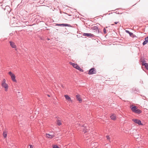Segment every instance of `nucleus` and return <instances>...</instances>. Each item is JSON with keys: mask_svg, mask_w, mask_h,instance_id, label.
<instances>
[{"mask_svg": "<svg viewBox=\"0 0 148 148\" xmlns=\"http://www.w3.org/2000/svg\"><path fill=\"white\" fill-rule=\"evenodd\" d=\"M1 85L2 87L4 88L5 91V92L7 91L8 88V84L6 83V80L5 79H3L1 82Z\"/></svg>", "mask_w": 148, "mask_h": 148, "instance_id": "nucleus-1", "label": "nucleus"}, {"mask_svg": "<svg viewBox=\"0 0 148 148\" xmlns=\"http://www.w3.org/2000/svg\"><path fill=\"white\" fill-rule=\"evenodd\" d=\"M131 110L133 112L138 114H140L142 112V111L138 109V107L136 106H133L131 108Z\"/></svg>", "mask_w": 148, "mask_h": 148, "instance_id": "nucleus-2", "label": "nucleus"}, {"mask_svg": "<svg viewBox=\"0 0 148 148\" xmlns=\"http://www.w3.org/2000/svg\"><path fill=\"white\" fill-rule=\"evenodd\" d=\"M70 64L72 65L74 68L79 70L80 71L83 72V70L76 64L70 62Z\"/></svg>", "mask_w": 148, "mask_h": 148, "instance_id": "nucleus-3", "label": "nucleus"}, {"mask_svg": "<svg viewBox=\"0 0 148 148\" xmlns=\"http://www.w3.org/2000/svg\"><path fill=\"white\" fill-rule=\"evenodd\" d=\"M8 73L10 75L12 80L13 82L16 83L17 80L16 79V76L11 71L9 72Z\"/></svg>", "mask_w": 148, "mask_h": 148, "instance_id": "nucleus-4", "label": "nucleus"}, {"mask_svg": "<svg viewBox=\"0 0 148 148\" xmlns=\"http://www.w3.org/2000/svg\"><path fill=\"white\" fill-rule=\"evenodd\" d=\"M83 131L84 133H86L88 130V125L86 123H85L82 126Z\"/></svg>", "mask_w": 148, "mask_h": 148, "instance_id": "nucleus-5", "label": "nucleus"}, {"mask_svg": "<svg viewBox=\"0 0 148 148\" xmlns=\"http://www.w3.org/2000/svg\"><path fill=\"white\" fill-rule=\"evenodd\" d=\"M132 121L135 123L138 124L139 125H143V124L141 123V121L137 119H133Z\"/></svg>", "mask_w": 148, "mask_h": 148, "instance_id": "nucleus-6", "label": "nucleus"}, {"mask_svg": "<svg viewBox=\"0 0 148 148\" xmlns=\"http://www.w3.org/2000/svg\"><path fill=\"white\" fill-rule=\"evenodd\" d=\"M96 73V71L95 70V69L94 68H92L89 70L88 74L89 75H91L95 74Z\"/></svg>", "mask_w": 148, "mask_h": 148, "instance_id": "nucleus-7", "label": "nucleus"}, {"mask_svg": "<svg viewBox=\"0 0 148 148\" xmlns=\"http://www.w3.org/2000/svg\"><path fill=\"white\" fill-rule=\"evenodd\" d=\"M76 99L79 101V103H81L82 102V99L80 95L78 94L76 96Z\"/></svg>", "mask_w": 148, "mask_h": 148, "instance_id": "nucleus-8", "label": "nucleus"}, {"mask_svg": "<svg viewBox=\"0 0 148 148\" xmlns=\"http://www.w3.org/2000/svg\"><path fill=\"white\" fill-rule=\"evenodd\" d=\"M10 45L13 48H16V45H15V43L12 41H10Z\"/></svg>", "mask_w": 148, "mask_h": 148, "instance_id": "nucleus-9", "label": "nucleus"}, {"mask_svg": "<svg viewBox=\"0 0 148 148\" xmlns=\"http://www.w3.org/2000/svg\"><path fill=\"white\" fill-rule=\"evenodd\" d=\"M83 36H87L88 37H93L94 36V35L93 34L90 33H84L83 34Z\"/></svg>", "mask_w": 148, "mask_h": 148, "instance_id": "nucleus-10", "label": "nucleus"}, {"mask_svg": "<svg viewBox=\"0 0 148 148\" xmlns=\"http://www.w3.org/2000/svg\"><path fill=\"white\" fill-rule=\"evenodd\" d=\"M64 96L66 99L67 100H68V101L71 102H72V100L71 99V98L68 95H64Z\"/></svg>", "mask_w": 148, "mask_h": 148, "instance_id": "nucleus-11", "label": "nucleus"}, {"mask_svg": "<svg viewBox=\"0 0 148 148\" xmlns=\"http://www.w3.org/2000/svg\"><path fill=\"white\" fill-rule=\"evenodd\" d=\"M148 42V36L145 38V41L143 42V45H145Z\"/></svg>", "mask_w": 148, "mask_h": 148, "instance_id": "nucleus-12", "label": "nucleus"}, {"mask_svg": "<svg viewBox=\"0 0 148 148\" xmlns=\"http://www.w3.org/2000/svg\"><path fill=\"white\" fill-rule=\"evenodd\" d=\"M110 117L111 119L114 120H115L116 119V116L115 114H113L110 116Z\"/></svg>", "mask_w": 148, "mask_h": 148, "instance_id": "nucleus-13", "label": "nucleus"}, {"mask_svg": "<svg viewBox=\"0 0 148 148\" xmlns=\"http://www.w3.org/2000/svg\"><path fill=\"white\" fill-rule=\"evenodd\" d=\"M46 136L48 138H53V137H54L55 136L54 135H51V134H46Z\"/></svg>", "mask_w": 148, "mask_h": 148, "instance_id": "nucleus-14", "label": "nucleus"}, {"mask_svg": "<svg viewBox=\"0 0 148 148\" xmlns=\"http://www.w3.org/2000/svg\"><path fill=\"white\" fill-rule=\"evenodd\" d=\"M143 65H144L146 69L148 70V64L146 63H142Z\"/></svg>", "mask_w": 148, "mask_h": 148, "instance_id": "nucleus-15", "label": "nucleus"}, {"mask_svg": "<svg viewBox=\"0 0 148 148\" xmlns=\"http://www.w3.org/2000/svg\"><path fill=\"white\" fill-rule=\"evenodd\" d=\"M7 132L6 131H5L3 132V136L4 138H6L7 137Z\"/></svg>", "mask_w": 148, "mask_h": 148, "instance_id": "nucleus-16", "label": "nucleus"}, {"mask_svg": "<svg viewBox=\"0 0 148 148\" xmlns=\"http://www.w3.org/2000/svg\"><path fill=\"white\" fill-rule=\"evenodd\" d=\"M59 25L60 26H68L70 27V25L69 24H60L58 25Z\"/></svg>", "mask_w": 148, "mask_h": 148, "instance_id": "nucleus-17", "label": "nucleus"}, {"mask_svg": "<svg viewBox=\"0 0 148 148\" xmlns=\"http://www.w3.org/2000/svg\"><path fill=\"white\" fill-rule=\"evenodd\" d=\"M57 124L58 125L60 126L61 125L62 123L60 120H58L57 122Z\"/></svg>", "mask_w": 148, "mask_h": 148, "instance_id": "nucleus-18", "label": "nucleus"}, {"mask_svg": "<svg viewBox=\"0 0 148 148\" xmlns=\"http://www.w3.org/2000/svg\"><path fill=\"white\" fill-rule=\"evenodd\" d=\"M53 148H60L57 145H54L53 146Z\"/></svg>", "mask_w": 148, "mask_h": 148, "instance_id": "nucleus-19", "label": "nucleus"}, {"mask_svg": "<svg viewBox=\"0 0 148 148\" xmlns=\"http://www.w3.org/2000/svg\"><path fill=\"white\" fill-rule=\"evenodd\" d=\"M91 139L90 138H88L86 140V142L88 143V141L90 142Z\"/></svg>", "mask_w": 148, "mask_h": 148, "instance_id": "nucleus-20", "label": "nucleus"}, {"mask_svg": "<svg viewBox=\"0 0 148 148\" xmlns=\"http://www.w3.org/2000/svg\"><path fill=\"white\" fill-rule=\"evenodd\" d=\"M106 137L107 140H110V138L109 136H107Z\"/></svg>", "mask_w": 148, "mask_h": 148, "instance_id": "nucleus-21", "label": "nucleus"}, {"mask_svg": "<svg viewBox=\"0 0 148 148\" xmlns=\"http://www.w3.org/2000/svg\"><path fill=\"white\" fill-rule=\"evenodd\" d=\"M142 98L143 99H145V100L146 99V97L145 96H143Z\"/></svg>", "mask_w": 148, "mask_h": 148, "instance_id": "nucleus-22", "label": "nucleus"}, {"mask_svg": "<svg viewBox=\"0 0 148 148\" xmlns=\"http://www.w3.org/2000/svg\"><path fill=\"white\" fill-rule=\"evenodd\" d=\"M103 32H104V33L105 34H106V29L105 28H104L103 29Z\"/></svg>", "mask_w": 148, "mask_h": 148, "instance_id": "nucleus-23", "label": "nucleus"}, {"mask_svg": "<svg viewBox=\"0 0 148 148\" xmlns=\"http://www.w3.org/2000/svg\"><path fill=\"white\" fill-rule=\"evenodd\" d=\"M129 34H130V36H132L133 35V33H132V32H130L129 33Z\"/></svg>", "mask_w": 148, "mask_h": 148, "instance_id": "nucleus-24", "label": "nucleus"}, {"mask_svg": "<svg viewBox=\"0 0 148 148\" xmlns=\"http://www.w3.org/2000/svg\"><path fill=\"white\" fill-rule=\"evenodd\" d=\"M125 32L126 33H128L129 34V33L130 32L129 31H128V30H125Z\"/></svg>", "mask_w": 148, "mask_h": 148, "instance_id": "nucleus-25", "label": "nucleus"}, {"mask_svg": "<svg viewBox=\"0 0 148 148\" xmlns=\"http://www.w3.org/2000/svg\"><path fill=\"white\" fill-rule=\"evenodd\" d=\"M29 146L30 147L29 148H33L32 145H30Z\"/></svg>", "mask_w": 148, "mask_h": 148, "instance_id": "nucleus-26", "label": "nucleus"}, {"mask_svg": "<svg viewBox=\"0 0 148 148\" xmlns=\"http://www.w3.org/2000/svg\"><path fill=\"white\" fill-rule=\"evenodd\" d=\"M61 86L63 88L64 87V86L62 84H61Z\"/></svg>", "mask_w": 148, "mask_h": 148, "instance_id": "nucleus-27", "label": "nucleus"}, {"mask_svg": "<svg viewBox=\"0 0 148 148\" xmlns=\"http://www.w3.org/2000/svg\"><path fill=\"white\" fill-rule=\"evenodd\" d=\"M86 134H85V136H84V137L85 138H87V136H86Z\"/></svg>", "mask_w": 148, "mask_h": 148, "instance_id": "nucleus-28", "label": "nucleus"}, {"mask_svg": "<svg viewBox=\"0 0 148 148\" xmlns=\"http://www.w3.org/2000/svg\"><path fill=\"white\" fill-rule=\"evenodd\" d=\"M118 23V22H115L114 23H115V24H117Z\"/></svg>", "mask_w": 148, "mask_h": 148, "instance_id": "nucleus-29", "label": "nucleus"}, {"mask_svg": "<svg viewBox=\"0 0 148 148\" xmlns=\"http://www.w3.org/2000/svg\"><path fill=\"white\" fill-rule=\"evenodd\" d=\"M91 143L92 144H94V143Z\"/></svg>", "mask_w": 148, "mask_h": 148, "instance_id": "nucleus-30", "label": "nucleus"}, {"mask_svg": "<svg viewBox=\"0 0 148 148\" xmlns=\"http://www.w3.org/2000/svg\"><path fill=\"white\" fill-rule=\"evenodd\" d=\"M47 96L49 97H50V96L49 95H47Z\"/></svg>", "mask_w": 148, "mask_h": 148, "instance_id": "nucleus-31", "label": "nucleus"}]
</instances>
